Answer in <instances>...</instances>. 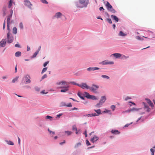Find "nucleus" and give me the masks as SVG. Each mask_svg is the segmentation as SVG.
Listing matches in <instances>:
<instances>
[{"label": "nucleus", "mask_w": 155, "mask_h": 155, "mask_svg": "<svg viewBox=\"0 0 155 155\" xmlns=\"http://www.w3.org/2000/svg\"><path fill=\"white\" fill-rule=\"evenodd\" d=\"M47 69V68H43L41 71V73L43 74L44 72H45Z\"/></svg>", "instance_id": "c9c22d12"}, {"label": "nucleus", "mask_w": 155, "mask_h": 155, "mask_svg": "<svg viewBox=\"0 0 155 155\" xmlns=\"http://www.w3.org/2000/svg\"><path fill=\"white\" fill-rule=\"evenodd\" d=\"M103 64H114L113 61H105L102 62Z\"/></svg>", "instance_id": "f8f14e48"}, {"label": "nucleus", "mask_w": 155, "mask_h": 155, "mask_svg": "<svg viewBox=\"0 0 155 155\" xmlns=\"http://www.w3.org/2000/svg\"><path fill=\"white\" fill-rule=\"evenodd\" d=\"M56 84L59 88H62L60 90L61 92H66L69 90V86L68 85V83L64 81H62L60 82H57Z\"/></svg>", "instance_id": "f257e3e1"}, {"label": "nucleus", "mask_w": 155, "mask_h": 155, "mask_svg": "<svg viewBox=\"0 0 155 155\" xmlns=\"http://www.w3.org/2000/svg\"><path fill=\"white\" fill-rule=\"evenodd\" d=\"M30 77L28 75H26L23 78V80H25L26 81V84L30 83L31 82V80H30Z\"/></svg>", "instance_id": "39448f33"}, {"label": "nucleus", "mask_w": 155, "mask_h": 155, "mask_svg": "<svg viewBox=\"0 0 155 155\" xmlns=\"http://www.w3.org/2000/svg\"><path fill=\"white\" fill-rule=\"evenodd\" d=\"M72 130H75L76 131H77V127L75 126H73L72 127Z\"/></svg>", "instance_id": "c03bdc74"}, {"label": "nucleus", "mask_w": 155, "mask_h": 155, "mask_svg": "<svg viewBox=\"0 0 155 155\" xmlns=\"http://www.w3.org/2000/svg\"><path fill=\"white\" fill-rule=\"evenodd\" d=\"M108 10H109L110 8H112V6L110 5L109 2H107L105 5Z\"/></svg>", "instance_id": "f3484780"}, {"label": "nucleus", "mask_w": 155, "mask_h": 155, "mask_svg": "<svg viewBox=\"0 0 155 155\" xmlns=\"http://www.w3.org/2000/svg\"><path fill=\"white\" fill-rule=\"evenodd\" d=\"M81 143H78L76 144L74 146V147L75 148H77L79 147V146H80L81 145Z\"/></svg>", "instance_id": "7c9ffc66"}, {"label": "nucleus", "mask_w": 155, "mask_h": 155, "mask_svg": "<svg viewBox=\"0 0 155 155\" xmlns=\"http://www.w3.org/2000/svg\"><path fill=\"white\" fill-rule=\"evenodd\" d=\"M80 87L82 89H88L90 88V87L87 85V84L86 83H83L81 84V85L80 86Z\"/></svg>", "instance_id": "6e6552de"}, {"label": "nucleus", "mask_w": 155, "mask_h": 155, "mask_svg": "<svg viewBox=\"0 0 155 155\" xmlns=\"http://www.w3.org/2000/svg\"><path fill=\"white\" fill-rule=\"evenodd\" d=\"M86 94V97L87 98L91 99L93 100L97 99L96 97L95 96L90 95L88 93L85 92L84 93Z\"/></svg>", "instance_id": "423d86ee"}, {"label": "nucleus", "mask_w": 155, "mask_h": 155, "mask_svg": "<svg viewBox=\"0 0 155 155\" xmlns=\"http://www.w3.org/2000/svg\"><path fill=\"white\" fill-rule=\"evenodd\" d=\"M99 88V87L96 85L93 84L91 87H90V89L93 92L97 93L96 90Z\"/></svg>", "instance_id": "0eeeda50"}, {"label": "nucleus", "mask_w": 155, "mask_h": 155, "mask_svg": "<svg viewBox=\"0 0 155 155\" xmlns=\"http://www.w3.org/2000/svg\"><path fill=\"white\" fill-rule=\"evenodd\" d=\"M47 77V75L46 74H45L42 77V79H44Z\"/></svg>", "instance_id": "8fccbe9b"}, {"label": "nucleus", "mask_w": 155, "mask_h": 155, "mask_svg": "<svg viewBox=\"0 0 155 155\" xmlns=\"http://www.w3.org/2000/svg\"><path fill=\"white\" fill-rule=\"evenodd\" d=\"M84 134H85V136L86 137H87V131H86V130L85 131V132L84 133Z\"/></svg>", "instance_id": "13d9d810"}, {"label": "nucleus", "mask_w": 155, "mask_h": 155, "mask_svg": "<svg viewBox=\"0 0 155 155\" xmlns=\"http://www.w3.org/2000/svg\"><path fill=\"white\" fill-rule=\"evenodd\" d=\"M91 114H92V117H94V116H97L98 115L96 114V113Z\"/></svg>", "instance_id": "603ef678"}, {"label": "nucleus", "mask_w": 155, "mask_h": 155, "mask_svg": "<svg viewBox=\"0 0 155 155\" xmlns=\"http://www.w3.org/2000/svg\"><path fill=\"white\" fill-rule=\"evenodd\" d=\"M18 143L19 144L20 143V138L18 137Z\"/></svg>", "instance_id": "69168bd1"}, {"label": "nucleus", "mask_w": 155, "mask_h": 155, "mask_svg": "<svg viewBox=\"0 0 155 155\" xmlns=\"http://www.w3.org/2000/svg\"><path fill=\"white\" fill-rule=\"evenodd\" d=\"M150 151L151 152V155H154V150L152 148L150 149Z\"/></svg>", "instance_id": "ea45409f"}, {"label": "nucleus", "mask_w": 155, "mask_h": 155, "mask_svg": "<svg viewBox=\"0 0 155 155\" xmlns=\"http://www.w3.org/2000/svg\"><path fill=\"white\" fill-rule=\"evenodd\" d=\"M7 29L8 30V32L9 31L10 32V30L9 27V25H7Z\"/></svg>", "instance_id": "6e6d98bb"}, {"label": "nucleus", "mask_w": 155, "mask_h": 155, "mask_svg": "<svg viewBox=\"0 0 155 155\" xmlns=\"http://www.w3.org/2000/svg\"><path fill=\"white\" fill-rule=\"evenodd\" d=\"M45 91L44 90L42 91H41V93H42V94H45H45H46V93H45Z\"/></svg>", "instance_id": "774afa93"}, {"label": "nucleus", "mask_w": 155, "mask_h": 155, "mask_svg": "<svg viewBox=\"0 0 155 155\" xmlns=\"http://www.w3.org/2000/svg\"><path fill=\"white\" fill-rule=\"evenodd\" d=\"M138 110V109H136V108H133L132 109L129 110V111H134V110H135V111H137Z\"/></svg>", "instance_id": "4c0bfd02"}, {"label": "nucleus", "mask_w": 155, "mask_h": 155, "mask_svg": "<svg viewBox=\"0 0 155 155\" xmlns=\"http://www.w3.org/2000/svg\"><path fill=\"white\" fill-rule=\"evenodd\" d=\"M94 111L95 112H97V114H98V115L99 114H101V110L100 109H98L97 110H95Z\"/></svg>", "instance_id": "c85d7f7f"}, {"label": "nucleus", "mask_w": 155, "mask_h": 155, "mask_svg": "<svg viewBox=\"0 0 155 155\" xmlns=\"http://www.w3.org/2000/svg\"><path fill=\"white\" fill-rule=\"evenodd\" d=\"M64 133L68 136L70 135L72 133V132L69 131H64Z\"/></svg>", "instance_id": "412c9836"}, {"label": "nucleus", "mask_w": 155, "mask_h": 155, "mask_svg": "<svg viewBox=\"0 0 155 155\" xmlns=\"http://www.w3.org/2000/svg\"><path fill=\"white\" fill-rule=\"evenodd\" d=\"M101 77L103 78H106L107 79H108L110 78L109 76L106 75H102Z\"/></svg>", "instance_id": "473e14b6"}, {"label": "nucleus", "mask_w": 155, "mask_h": 155, "mask_svg": "<svg viewBox=\"0 0 155 155\" xmlns=\"http://www.w3.org/2000/svg\"><path fill=\"white\" fill-rule=\"evenodd\" d=\"M62 16V14L60 12H58L56 14L55 16L57 18H59L61 17ZM63 16L64 17V18L66 19L64 15H63Z\"/></svg>", "instance_id": "ddd939ff"}, {"label": "nucleus", "mask_w": 155, "mask_h": 155, "mask_svg": "<svg viewBox=\"0 0 155 155\" xmlns=\"http://www.w3.org/2000/svg\"><path fill=\"white\" fill-rule=\"evenodd\" d=\"M38 52H39V51H36V52L34 54L33 56V57H36V56H37V55L38 54Z\"/></svg>", "instance_id": "a19ab883"}, {"label": "nucleus", "mask_w": 155, "mask_h": 155, "mask_svg": "<svg viewBox=\"0 0 155 155\" xmlns=\"http://www.w3.org/2000/svg\"><path fill=\"white\" fill-rule=\"evenodd\" d=\"M48 130L49 131V133L50 134H51V135L52 136H53L54 135V134H55V132L54 131H51V130H50V129H48Z\"/></svg>", "instance_id": "5701e85b"}, {"label": "nucleus", "mask_w": 155, "mask_h": 155, "mask_svg": "<svg viewBox=\"0 0 155 155\" xmlns=\"http://www.w3.org/2000/svg\"><path fill=\"white\" fill-rule=\"evenodd\" d=\"M66 105V104L64 102H62L60 103V106H65Z\"/></svg>", "instance_id": "2f4dec72"}, {"label": "nucleus", "mask_w": 155, "mask_h": 155, "mask_svg": "<svg viewBox=\"0 0 155 155\" xmlns=\"http://www.w3.org/2000/svg\"><path fill=\"white\" fill-rule=\"evenodd\" d=\"M13 33L15 34L17 33V28L15 27H14L13 29Z\"/></svg>", "instance_id": "cd10ccee"}, {"label": "nucleus", "mask_w": 155, "mask_h": 155, "mask_svg": "<svg viewBox=\"0 0 155 155\" xmlns=\"http://www.w3.org/2000/svg\"><path fill=\"white\" fill-rule=\"evenodd\" d=\"M146 100L147 101V103L151 107H153L154 105L153 103L148 98H146Z\"/></svg>", "instance_id": "4468645a"}, {"label": "nucleus", "mask_w": 155, "mask_h": 155, "mask_svg": "<svg viewBox=\"0 0 155 155\" xmlns=\"http://www.w3.org/2000/svg\"><path fill=\"white\" fill-rule=\"evenodd\" d=\"M111 108L112 110H114L115 108V106L114 105H112L111 106Z\"/></svg>", "instance_id": "79ce46f5"}, {"label": "nucleus", "mask_w": 155, "mask_h": 155, "mask_svg": "<svg viewBox=\"0 0 155 155\" xmlns=\"http://www.w3.org/2000/svg\"><path fill=\"white\" fill-rule=\"evenodd\" d=\"M78 110V109L76 107H74V108H72V109H71V110Z\"/></svg>", "instance_id": "052dcab7"}, {"label": "nucleus", "mask_w": 155, "mask_h": 155, "mask_svg": "<svg viewBox=\"0 0 155 155\" xmlns=\"http://www.w3.org/2000/svg\"><path fill=\"white\" fill-rule=\"evenodd\" d=\"M18 78H19L18 76L16 77L15 78L13 79V80H12V82L13 83L15 82L16 81H17L18 80Z\"/></svg>", "instance_id": "c756f323"}, {"label": "nucleus", "mask_w": 155, "mask_h": 155, "mask_svg": "<svg viewBox=\"0 0 155 155\" xmlns=\"http://www.w3.org/2000/svg\"><path fill=\"white\" fill-rule=\"evenodd\" d=\"M111 132L112 133L114 134H119L120 133V132H119L118 130H112L111 131Z\"/></svg>", "instance_id": "aec40b11"}, {"label": "nucleus", "mask_w": 155, "mask_h": 155, "mask_svg": "<svg viewBox=\"0 0 155 155\" xmlns=\"http://www.w3.org/2000/svg\"><path fill=\"white\" fill-rule=\"evenodd\" d=\"M65 143V140H64V141H63V142L60 143H59V144H60V145H62L63 144H64V143Z\"/></svg>", "instance_id": "864d4df0"}, {"label": "nucleus", "mask_w": 155, "mask_h": 155, "mask_svg": "<svg viewBox=\"0 0 155 155\" xmlns=\"http://www.w3.org/2000/svg\"><path fill=\"white\" fill-rule=\"evenodd\" d=\"M119 35L120 36H124L126 35V34L124 33L122 31H120L119 34Z\"/></svg>", "instance_id": "b1692460"}, {"label": "nucleus", "mask_w": 155, "mask_h": 155, "mask_svg": "<svg viewBox=\"0 0 155 155\" xmlns=\"http://www.w3.org/2000/svg\"><path fill=\"white\" fill-rule=\"evenodd\" d=\"M99 68L97 67H89L87 69V70L88 71H94L96 70L99 69Z\"/></svg>", "instance_id": "1a4fd4ad"}, {"label": "nucleus", "mask_w": 155, "mask_h": 155, "mask_svg": "<svg viewBox=\"0 0 155 155\" xmlns=\"http://www.w3.org/2000/svg\"><path fill=\"white\" fill-rule=\"evenodd\" d=\"M49 63V61H47V62H45L44 64H43V66L44 67H45L46 66V65H47V64L48 63Z\"/></svg>", "instance_id": "09e8293b"}, {"label": "nucleus", "mask_w": 155, "mask_h": 155, "mask_svg": "<svg viewBox=\"0 0 155 155\" xmlns=\"http://www.w3.org/2000/svg\"><path fill=\"white\" fill-rule=\"evenodd\" d=\"M115 27H116L115 25L114 24L113 25V28H114V29H115Z\"/></svg>", "instance_id": "0e129e2a"}, {"label": "nucleus", "mask_w": 155, "mask_h": 155, "mask_svg": "<svg viewBox=\"0 0 155 155\" xmlns=\"http://www.w3.org/2000/svg\"><path fill=\"white\" fill-rule=\"evenodd\" d=\"M62 115V114H58L57 115V117H59L60 116H61Z\"/></svg>", "instance_id": "bf43d9fd"}, {"label": "nucleus", "mask_w": 155, "mask_h": 155, "mask_svg": "<svg viewBox=\"0 0 155 155\" xmlns=\"http://www.w3.org/2000/svg\"><path fill=\"white\" fill-rule=\"evenodd\" d=\"M123 57L124 58H125V59H126V58H129V57H128V56L127 57V56H125V55H124V56H123Z\"/></svg>", "instance_id": "e2e57ef3"}, {"label": "nucleus", "mask_w": 155, "mask_h": 155, "mask_svg": "<svg viewBox=\"0 0 155 155\" xmlns=\"http://www.w3.org/2000/svg\"><path fill=\"white\" fill-rule=\"evenodd\" d=\"M129 124H127L124 126V127H127L129 126Z\"/></svg>", "instance_id": "338daca9"}, {"label": "nucleus", "mask_w": 155, "mask_h": 155, "mask_svg": "<svg viewBox=\"0 0 155 155\" xmlns=\"http://www.w3.org/2000/svg\"><path fill=\"white\" fill-rule=\"evenodd\" d=\"M108 11L113 13H115L116 12L115 10L112 7V8H110L109 10H108Z\"/></svg>", "instance_id": "bb28decb"}, {"label": "nucleus", "mask_w": 155, "mask_h": 155, "mask_svg": "<svg viewBox=\"0 0 155 155\" xmlns=\"http://www.w3.org/2000/svg\"><path fill=\"white\" fill-rule=\"evenodd\" d=\"M25 5L29 7H31V6L32 5V4L28 0L25 1Z\"/></svg>", "instance_id": "2eb2a0df"}, {"label": "nucleus", "mask_w": 155, "mask_h": 155, "mask_svg": "<svg viewBox=\"0 0 155 155\" xmlns=\"http://www.w3.org/2000/svg\"><path fill=\"white\" fill-rule=\"evenodd\" d=\"M7 35V42L9 43H12L13 40V38L10 33L9 31L8 32Z\"/></svg>", "instance_id": "7ed1b4c3"}, {"label": "nucleus", "mask_w": 155, "mask_h": 155, "mask_svg": "<svg viewBox=\"0 0 155 155\" xmlns=\"http://www.w3.org/2000/svg\"><path fill=\"white\" fill-rule=\"evenodd\" d=\"M106 98L105 96H103L101 97L99 103L97 104L96 106L98 107H100L101 105L105 101Z\"/></svg>", "instance_id": "20e7f679"}, {"label": "nucleus", "mask_w": 155, "mask_h": 155, "mask_svg": "<svg viewBox=\"0 0 155 155\" xmlns=\"http://www.w3.org/2000/svg\"><path fill=\"white\" fill-rule=\"evenodd\" d=\"M111 17L114 20H115L116 22H118L119 21L118 18L115 15H111Z\"/></svg>", "instance_id": "6ab92c4d"}, {"label": "nucleus", "mask_w": 155, "mask_h": 155, "mask_svg": "<svg viewBox=\"0 0 155 155\" xmlns=\"http://www.w3.org/2000/svg\"><path fill=\"white\" fill-rule=\"evenodd\" d=\"M99 138L96 135H95L94 137L91 139V141L93 143H94L95 142H96L98 139Z\"/></svg>", "instance_id": "9b49d317"}, {"label": "nucleus", "mask_w": 155, "mask_h": 155, "mask_svg": "<svg viewBox=\"0 0 155 155\" xmlns=\"http://www.w3.org/2000/svg\"><path fill=\"white\" fill-rule=\"evenodd\" d=\"M84 117H86V116H87V117H92V114H86V115H84Z\"/></svg>", "instance_id": "37998d69"}, {"label": "nucleus", "mask_w": 155, "mask_h": 155, "mask_svg": "<svg viewBox=\"0 0 155 155\" xmlns=\"http://www.w3.org/2000/svg\"><path fill=\"white\" fill-rule=\"evenodd\" d=\"M131 98H130V97H127L125 99V101H127V100L128 99H130Z\"/></svg>", "instance_id": "4d7b16f0"}, {"label": "nucleus", "mask_w": 155, "mask_h": 155, "mask_svg": "<svg viewBox=\"0 0 155 155\" xmlns=\"http://www.w3.org/2000/svg\"><path fill=\"white\" fill-rule=\"evenodd\" d=\"M89 2V0H79V2L76 3L78 7L83 8L87 6Z\"/></svg>", "instance_id": "f03ea898"}, {"label": "nucleus", "mask_w": 155, "mask_h": 155, "mask_svg": "<svg viewBox=\"0 0 155 155\" xmlns=\"http://www.w3.org/2000/svg\"><path fill=\"white\" fill-rule=\"evenodd\" d=\"M6 142L8 144L10 145H13L14 144V143L12 141H11L7 140L6 141Z\"/></svg>", "instance_id": "a878e982"}, {"label": "nucleus", "mask_w": 155, "mask_h": 155, "mask_svg": "<svg viewBox=\"0 0 155 155\" xmlns=\"http://www.w3.org/2000/svg\"><path fill=\"white\" fill-rule=\"evenodd\" d=\"M10 18L9 17H8L7 19V25H9L10 22Z\"/></svg>", "instance_id": "58836bf2"}, {"label": "nucleus", "mask_w": 155, "mask_h": 155, "mask_svg": "<svg viewBox=\"0 0 155 155\" xmlns=\"http://www.w3.org/2000/svg\"><path fill=\"white\" fill-rule=\"evenodd\" d=\"M5 21H4V22L3 23V29H5Z\"/></svg>", "instance_id": "5fc2aeb1"}, {"label": "nucleus", "mask_w": 155, "mask_h": 155, "mask_svg": "<svg viewBox=\"0 0 155 155\" xmlns=\"http://www.w3.org/2000/svg\"><path fill=\"white\" fill-rule=\"evenodd\" d=\"M53 118L52 117H51L50 116H47L46 117H45V118L46 119H49L50 120H51V118Z\"/></svg>", "instance_id": "f704fd0d"}, {"label": "nucleus", "mask_w": 155, "mask_h": 155, "mask_svg": "<svg viewBox=\"0 0 155 155\" xmlns=\"http://www.w3.org/2000/svg\"><path fill=\"white\" fill-rule=\"evenodd\" d=\"M86 144L87 145V146L90 145L91 144L88 140H86Z\"/></svg>", "instance_id": "49530a36"}, {"label": "nucleus", "mask_w": 155, "mask_h": 155, "mask_svg": "<svg viewBox=\"0 0 155 155\" xmlns=\"http://www.w3.org/2000/svg\"><path fill=\"white\" fill-rule=\"evenodd\" d=\"M15 47H17V48L21 47L20 45L18 44H15Z\"/></svg>", "instance_id": "3c124183"}, {"label": "nucleus", "mask_w": 155, "mask_h": 155, "mask_svg": "<svg viewBox=\"0 0 155 155\" xmlns=\"http://www.w3.org/2000/svg\"><path fill=\"white\" fill-rule=\"evenodd\" d=\"M143 104L144 105V108L147 109V111L148 112L150 111V108L145 103H143Z\"/></svg>", "instance_id": "a211bd4d"}, {"label": "nucleus", "mask_w": 155, "mask_h": 155, "mask_svg": "<svg viewBox=\"0 0 155 155\" xmlns=\"http://www.w3.org/2000/svg\"><path fill=\"white\" fill-rule=\"evenodd\" d=\"M21 52L20 51H17L15 53V56L16 57H18L21 56Z\"/></svg>", "instance_id": "4be33fe9"}, {"label": "nucleus", "mask_w": 155, "mask_h": 155, "mask_svg": "<svg viewBox=\"0 0 155 155\" xmlns=\"http://www.w3.org/2000/svg\"><path fill=\"white\" fill-rule=\"evenodd\" d=\"M12 1L13 0H10L9 1V4L8 5V7L9 8H10L12 5V3L13 2Z\"/></svg>", "instance_id": "393cba45"}, {"label": "nucleus", "mask_w": 155, "mask_h": 155, "mask_svg": "<svg viewBox=\"0 0 155 155\" xmlns=\"http://www.w3.org/2000/svg\"><path fill=\"white\" fill-rule=\"evenodd\" d=\"M40 1L43 3L47 4L48 2L46 1V0H40Z\"/></svg>", "instance_id": "e433bc0d"}, {"label": "nucleus", "mask_w": 155, "mask_h": 155, "mask_svg": "<svg viewBox=\"0 0 155 155\" xmlns=\"http://www.w3.org/2000/svg\"><path fill=\"white\" fill-rule=\"evenodd\" d=\"M99 9L100 11H101L102 10H104L103 7H101L99 8Z\"/></svg>", "instance_id": "680f3d73"}, {"label": "nucleus", "mask_w": 155, "mask_h": 155, "mask_svg": "<svg viewBox=\"0 0 155 155\" xmlns=\"http://www.w3.org/2000/svg\"><path fill=\"white\" fill-rule=\"evenodd\" d=\"M6 41L5 39H2L0 42V47H4L6 44Z\"/></svg>", "instance_id": "9d476101"}, {"label": "nucleus", "mask_w": 155, "mask_h": 155, "mask_svg": "<svg viewBox=\"0 0 155 155\" xmlns=\"http://www.w3.org/2000/svg\"><path fill=\"white\" fill-rule=\"evenodd\" d=\"M66 106L68 107H71L72 104H71V103H69L67 104H66Z\"/></svg>", "instance_id": "de8ad7c7"}, {"label": "nucleus", "mask_w": 155, "mask_h": 155, "mask_svg": "<svg viewBox=\"0 0 155 155\" xmlns=\"http://www.w3.org/2000/svg\"><path fill=\"white\" fill-rule=\"evenodd\" d=\"M107 21L110 24H111L112 23V21L111 19L110 18H107L106 19Z\"/></svg>", "instance_id": "72a5a7b5"}, {"label": "nucleus", "mask_w": 155, "mask_h": 155, "mask_svg": "<svg viewBox=\"0 0 155 155\" xmlns=\"http://www.w3.org/2000/svg\"><path fill=\"white\" fill-rule=\"evenodd\" d=\"M20 27L22 29H23V25L22 23H20Z\"/></svg>", "instance_id": "a18cd8bd"}, {"label": "nucleus", "mask_w": 155, "mask_h": 155, "mask_svg": "<svg viewBox=\"0 0 155 155\" xmlns=\"http://www.w3.org/2000/svg\"><path fill=\"white\" fill-rule=\"evenodd\" d=\"M111 55H113L114 57H115L116 58H120L121 56V54L118 53L114 54H112Z\"/></svg>", "instance_id": "dca6fc26"}]
</instances>
